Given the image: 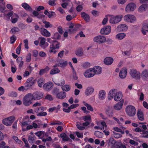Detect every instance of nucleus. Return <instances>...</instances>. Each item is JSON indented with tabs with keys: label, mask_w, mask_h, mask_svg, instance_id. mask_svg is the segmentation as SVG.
Instances as JSON below:
<instances>
[{
	"label": "nucleus",
	"mask_w": 148,
	"mask_h": 148,
	"mask_svg": "<svg viewBox=\"0 0 148 148\" xmlns=\"http://www.w3.org/2000/svg\"><path fill=\"white\" fill-rule=\"evenodd\" d=\"M114 129L115 131L118 132H120L122 134H124L125 133L124 131H122L121 129L119 128L118 127H114Z\"/></svg>",
	"instance_id": "obj_48"
},
{
	"label": "nucleus",
	"mask_w": 148,
	"mask_h": 148,
	"mask_svg": "<svg viewBox=\"0 0 148 148\" xmlns=\"http://www.w3.org/2000/svg\"><path fill=\"white\" fill-rule=\"evenodd\" d=\"M147 32H148V23L143 22L142 25L141 32L143 35H145Z\"/></svg>",
	"instance_id": "obj_14"
},
{
	"label": "nucleus",
	"mask_w": 148,
	"mask_h": 148,
	"mask_svg": "<svg viewBox=\"0 0 148 148\" xmlns=\"http://www.w3.org/2000/svg\"><path fill=\"white\" fill-rule=\"evenodd\" d=\"M148 8V4H143L139 7L138 11L140 12H142L146 10V9Z\"/></svg>",
	"instance_id": "obj_21"
},
{
	"label": "nucleus",
	"mask_w": 148,
	"mask_h": 148,
	"mask_svg": "<svg viewBox=\"0 0 148 148\" xmlns=\"http://www.w3.org/2000/svg\"><path fill=\"white\" fill-rule=\"evenodd\" d=\"M46 108L44 107H41L36 108L35 110V112H37L39 110H40L41 111L43 112Z\"/></svg>",
	"instance_id": "obj_54"
},
{
	"label": "nucleus",
	"mask_w": 148,
	"mask_h": 148,
	"mask_svg": "<svg viewBox=\"0 0 148 148\" xmlns=\"http://www.w3.org/2000/svg\"><path fill=\"white\" fill-rule=\"evenodd\" d=\"M123 97V94L121 92H117L114 95V99L116 101H119L121 100Z\"/></svg>",
	"instance_id": "obj_20"
},
{
	"label": "nucleus",
	"mask_w": 148,
	"mask_h": 148,
	"mask_svg": "<svg viewBox=\"0 0 148 148\" xmlns=\"http://www.w3.org/2000/svg\"><path fill=\"white\" fill-rule=\"evenodd\" d=\"M136 8V5L135 3H130L126 5L125 8V10L127 12L130 13L134 11Z\"/></svg>",
	"instance_id": "obj_6"
},
{
	"label": "nucleus",
	"mask_w": 148,
	"mask_h": 148,
	"mask_svg": "<svg viewBox=\"0 0 148 148\" xmlns=\"http://www.w3.org/2000/svg\"><path fill=\"white\" fill-rule=\"evenodd\" d=\"M129 143L131 145H134L135 146H137L138 145V142L132 139L130 140Z\"/></svg>",
	"instance_id": "obj_56"
},
{
	"label": "nucleus",
	"mask_w": 148,
	"mask_h": 148,
	"mask_svg": "<svg viewBox=\"0 0 148 148\" xmlns=\"http://www.w3.org/2000/svg\"><path fill=\"white\" fill-rule=\"evenodd\" d=\"M56 1V0H49L48 1V3L51 6H55L56 5V3L55 2Z\"/></svg>",
	"instance_id": "obj_51"
},
{
	"label": "nucleus",
	"mask_w": 148,
	"mask_h": 148,
	"mask_svg": "<svg viewBox=\"0 0 148 148\" xmlns=\"http://www.w3.org/2000/svg\"><path fill=\"white\" fill-rule=\"evenodd\" d=\"M127 70L125 69H122L121 70L119 74V76L121 78H125L127 75Z\"/></svg>",
	"instance_id": "obj_23"
},
{
	"label": "nucleus",
	"mask_w": 148,
	"mask_h": 148,
	"mask_svg": "<svg viewBox=\"0 0 148 148\" xmlns=\"http://www.w3.org/2000/svg\"><path fill=\"white\" fill-rule=\"evenodd\" d=\"M21 5L23 7L27 10L31 11L32 10V9L30 6L27 3H23Z\"/></svg>",
	"instance_id": "obj_33"
},
{
	"label": "nucleus",
	"mask_w": 148,
	"mask_h": 148,
	"mask_svg": "<svg viewBox=\"0 0 148 148\" xmlns=\"http://www.w3.org/2000/svg\"><path fill=\"white\" fill-rule=\"evenodd\" d=\"M21 43H20L16 50V53L18 55H19L20 53L21 49Z\"/></svg>",
	"instance_id": "obj_53"
},
{
	"label": "nucleus",
	"mask_w": 148,
	"mask_h": 148,
	"mask_svg": "<svg viewBox=\"0 0 148 148\" xmlns=\"http://www.w3.org/2000/svg\"><path fill=\"white\" fill-rule=\"evenodd\" d=\"M94 91L93 88L91 87H88L86 90L85 93L86 95L88 96L92 94Z\"/></svg>",
	"instance_id": "obj_24"
},
{
	"label": "nucleus",
	"mask_w": 148,
	"mask_h": 148,
	"mask_svg": "<svg viewBox=\"0 0 148 148\" xmlns=\"http://www.w3.org/2000/svg\"><path fill=\"white\" fill-rule=\"evenodd\" d=\"M32 99L34 100H38L43 97V93L40 92L36 91L33 94L31 93Z\"/></svg>",
	"instance_id": "obj_4"
},
{
	"label": "nucleus",
	"mask_w": 148,
	"mask_h": 148,
	"mask_svg": "<svg viewBox=\"0 0 148 148\" xmlns=\"http://www.w3.org/2000/svg\"><path fill=\"white\" fill-rule=\"evenodd\" d=\"M94 40L99 44L103 43L106 40V39L105 37L99 35L94 38Z\"/></svg>",
	"instance_id": "obj_8"
},
{
	"label": "nucleus",
	"mask_w": 148,
	"mask_h": 148,
	"mask_svg": "<svg viewBox=\"0 0 148 148\" xmlns=\"http://www.w3.org/2000/svg\"><path fill=\"white\" fill-rule=\"evenodd\" d=\"M117 90L115 89H112L109 92L108 95V98L109 100H110L112 99L114 97V95L116 94L117 92Z\"/></svg>",
	"instance_id": "obj_15"
},
{
	"label": "nucleus",
	"mask_w": 148,
	"mask_h": 148,
	"mask_svg": "<svg viewBox=\"0 0 148 148\" xmlns=\"http://www.w3.org/2000/svg\"><path fill=\"white\" fill-rule=\"evenodd\" d=\"M83 119L85 121H91V119L90 116H83Z\"/></svg>",
	"instance_id": "obj_55"
},
{
	"label": "nucleus",
	"mask_w": 148,
	"mask_h": 148,
	"mask_svg": "<svg viewBox=\"0 0 148 148\" xmlns=\"http://www.w3.org/2000/svg\"><path fill=\"white\" fill-rule=\"evenodd\" d=\"M108 141V145L110 146V145L113 146L114 145L116 142V141L112 137L110 138L109 139L107 140Z\"/></svg>",
	"instance_id": "obj_35"
},
{
	"label": "nucleus",
	"mask_w": 148,
	"mask_h": 148,
	"mask_svg": "<svg viewBox=\"0 0 148 148\" xmlns=\"http://www.w3.org/2000/svg\"><path fill=\"white\" fill-rule=\"evenodd\" d=\"M94 135L96 137L101 138L103 137V134L98 131H95L94 133Z\"/></svg>",
	"instance_id": "obj_36"
},
{
	"label": "nucleus",
	"mask_w": 148,
	"mask_h": 148,
	"mask_svg": "<svg viewBox=\"0 0 148 148\" xmlns=\"http://www.w3.org/2000/svg\"><path fill=\"white\" fill-rule=\"evenodd\" d=\"M126 36V35L124 33H120L117 34L116 36V38L119 40H121L124 38Z\"/></svg>",
	"instance_id": "obj_34"
},
{
	"label": "nucleus",
	"mask_w": 148,
	"mask_h": 148,
	"mask_svg": "<svg viewBox=\"0 0 148 148\" xmlns=\"http://www.w3.org/2000/svg\"><path fill=\"white\" fill-rule=\"evenodd\" d=\"M14 120V117L13 116H12L3 119L2 121V123L7 126L10 125L13 123Z\"/></svg>",
	"instance_id": "obj_5"
},
{
	"label": "nucleus",
	"mask_w": 148,
	"mask_h": 148,
	"mask_svg": "<svg viewBox=\"0 0 148 148\" xmlns=\"http://www.w3.org/2000/svg\"><path fill=\"white\" fill-rule=\"evenodd\" d=\"M36 137L34 135L32 136H29L28 138V140L30 143H33V141L35 140Z\"/></svg>",
	"instance_id": "obj_44"
},
{
	"label": "nucleus",
	"mask_w": 148,
	"mask_h": 148,
	"mask_svg": "<svg viewBox=\"0 0 148 148\" xmlns=\"http://www.w3.org/2000/svg\"><path fill=\"white\" fill-rule=\"evenodd\" d=\"M47 114L46 112H42L37 114V115L38 116H46Z\"/></svg>",
	"instance_id": "obj_63"
},
{
	"label": "nucleus",
	"mask_w": 148,
	"mask_h": 148,
	"mask_svg": "<svg viewBox=\"0 0 148 148\" xmlns=\"http://www.w3.org/2000/svg\"><path fill=\"white\" fill-rule=\"evenodd\" d=\"M62 89L65 91H68L70 90L71 88L69 85H66L62 87Z\"/></svg>",
	"instance_id": "obj_39"
},
{
	"label": "nucleus",
	"mask_w": 148,
	"mask_h": 148,
	"mask_svg": "<svg viewBox=\"0 0 148 148\" xmlns=\"http://www.w3.org/2000/svg\"><path fill=\"white\" fill-rule=\"evenodd\" d=\"M143 80H147L148 79V70H145L143 71L140 74V77Z\"/></svg>",
	"instance_id": "obj_16"
},
{
	"label": "nucleus",
	"mask_w": 148,
	"mask_h": 148,
	"mask_svg": "<svg viewBox=\"0 0 148 148\" xmlns=\"http://www.w3.org/2000/svg\"><path fill=\"white\" fill-rule=\"evenodd\" d=\"M126 113L130 116H134L136 112L135 108L131 105L127 106L125 108Z\"/></svg>",
	"instance_id": "obj_3"
},
{
	"label": "nucleus",
	"mask_w": 148,
	"mask_h": 148,
	"mask_svg": "<svg viewBox=\"0 0 148 148\" xmlns=\"http://www.w3.org/2000/svg\"><path fill=\"white\" fill-rule=\"evenodd\" d=\"M33 79L34 78L33 77L29 78L27 80L25 83H28L32 82L34 83V81H33Z\"/></svg>",
	"instance_id": "obj_60"
},
{
	"label": "nucleus",
	"mask_w": 148,
	"mask_h": 148,
	"mask_svg": "<svg viewBox=\"0 0 148 148\" xmlns=\"http://www.w3.org/2000/svg\"><path fill=\"white\" fill-rule=\"evenodd\" d=\"M67 62L62 60L59 61L58 65V66L61 67H64L66 66L67 65Z\"/></svg>",
	"instance_id": "obj_31"
},
{
	"label": "nucleus",
	"mask_w": 148,
	"mask_h": 148,
	"mask_svg": "<svg viewBox=\"0 0 148 148\" xmlns=\"http://www.w3.org/2000/svg\"><path fill=\"white\" fill-rule=\"evenodd\" d=\"M39 30L41 34L43 36L49 37L51 36L50 33L47 29L44 28H40V29Z\"/></svg>",
	"instance_id": "obj_13"
},
{
	"label": "nucleus",
	"mask_w": 148,
	"mask_h": 148,
	"mask_svg": "<svg viewBox=\"0 0 148 148\" xmlns=\"http://www.w3.org/2000/svg\"><path fill=\"white\" fill-rule=\"evenodd\" d=\"M137 115L139 120L141 121L144 120L143 113L140 110L138 111Z\"/></svg>",
	"instance_id": "obj_28"
},
{
	"label": "nucleus",
	"mask_w": 148,
	"mask_h": 148,
	"mask_svg": "<svg viewBox=\"0 0 148 148\" xmlns=\"http://www.w3.org/2000/svg\"><path fill=\"white\" fill-rule=\"evenodd\" d=\"M106 97V92L103 90H102L99 92V98L101 100L104 99Z\"/></svg>",
	"instance_id": "obj_25"
},
{
	"label": "nucleus",
	"mask_w": 148,
	"mask_h": 148,
	"mask_svg": "<svg viewBox=\"0 0 148 148\" xmlns=\"http://www.w3.org/2000/svg\"><path fill=\"white\" fill-rule=\"evenodd\" d=\"M50 69L48 66H47L45 69H41L39 72V74L40 75H42L44 73L47 72Z\"/></svg>",
	"instance_id": "obj_30"
},
{
	"label": "nucleus",
	"mask_w": 148,
	"mask_h": 148,
	"mask_svg": "<svg viewBox=\"0 0 148 148\" xmlns=\"http://www.w3.org/2000/svg\"><path fill=\"white\" fill-rule=\"evenodd\" d=\"M65 83V81L64 79H61L60 82L58 83H56L55 84L59 86H62Z\"/></svg>",
	"instance_id": "obj_50"
},
{
	"label": "nucleus",
	"mask_w": 148,
	"mask_h": 148,
	"mask_svg": "<svg viewBox=\"0 0 148 148\" xmlns=\"http://www.w3.org/2000/svg\"><path fill=\"white\" fill-rule=\"evenodd\" d=\"M45 132L43 131H38L35 133L36 135L38 137H40L42 134H44Z\"/></svg>",
	"instance_id": "obj_57"
},
{
	"label": "nucleus",
	"mask_w": 148,
	"mask_h": 148,
	"mask_svg": "<svg viewBox=\"0 0 148 148\" xmlns=\"http://www.w3.org/2000/svg\"><path fill=\"white\" fill-rule=\"evenodd\" d=\"M124 18L126 21L130 23H134L136 20L135 16L131 15H126L124 16Z\"/></svg>",
	"instance_id": "obj_11"
},
{
	"label": "nucleus",
	"mask_w": 148,
	"mask_h": 148,
	"mask_svg": "<svg viewBox=\"0 0 148 148\" xmlns=\"http://www.w3.org/2000/svg\"><path fill=\"white\" fill-rule=\"evenodd\" d=\"M104 63L107 65L111 64L113 62V59L110 57H107L105 58L104 60Z\"/></svg>",
	"instance_id": "obj_19"
},
{
	"label": "nucleus",
	"mask_w": 148,
	"mask_h": 148,
	"mask_svg": "<svg viewBox=\"0 0 148 148\" xmlns=\"http://www.w3.org/2000/svg\"><path fill=\"white\" fill-rule=\"evenodd\" d=\"M53 85L52 82H49L44 84L43 86V88L45 90L49 91L53 88Z\"/></svg>",
	"instance_id": "obj_10"
},
{
	"label": "nucleus",
	"mask_w": 148,
	"mask_h": 148,
	"mask_svg": "<svg viewBox=\"0 0 148 148\" xmlns=\"http://www.w3.org/2000/svg\"><path fill=\"white\" fill-rule=\"evenodd\" d=\"M82 9L83 7L81 5H79L76 8V10L78 12H79L82 11Z\"/></svg>",
	"instance_id": "obj_61"
},
{
	"label": "nucleus",
	"mask_w": 148,
	"mask_h": 148,
	"mask_svg": "<svg viewBox=\"0 0 148 148\" xmlns=\"http://www.w3.org/2000/svg\"><path fill=\"white\" fill-rule=\"evenodd\" d=\"M75 16H74V15L73 16H71L70 15H68L67 16H66V19L67 21H70L72 19H73V18H74L75 17Z\"/></svg>",
	"instance_id": "obj_58"
},
{
	"label": "nucleus",
	"mask_w": 148,
	"mask_h": 148,
	"mask_svg": "<svg viewBox=\"0 0 148 148\" xmlns=\"http://www.w3.org/2000/svg\"><path fill=\"white\" fill-rule=\"evenodd\" d=\"M20 31V29H19L17 27H14L12 28L11 30V31L12 32V33L15 34L16 32H18Z\"/></svg>",
	"instance_id": "obj_49"
},
{
	"label": "nucleus",
	"mask_w": 148,
	"mask_h": 148,
	"mask_svg": "<svg viewBox=\"0 0 148 148\" xmlns=\"http://www.w3.org/2000/svg\"><path fill=\"white\" fill-rule=\"evenodd\" d=\"M114 136L116 138H119L122 137V135L121 134L116 133L115 132H113Z\"/></svg>",
	"instance_id": "obj_52"
},
{
	"label": "nucleus",
	"mask_w": 148,
	"mask_h": 148,
	"mask_svg": "<svg viewBox=\"0 0 148 148\" xmlns=\"http://www.w3.org/2000/svg\"><path fill=\"white\" fill-rule=\"evenodd\" d=\"M60 35L58 33L56 32L54 34L53 38L54 39L59 40L60 39Z\"/></svg>",
	"instance_id": "obj_46"
},
{
	"label": "nucleus",
	"mask_w": 148,
	"mask_h": 148,
	"mask_svg": "<svg viewBox=\"0 0 148 148\" xmlns=\"http://www.w3.org/2000/svg\"><path fill=\"white\" fill-rule=\"evenodd\" d=\"M31 54L30 53H29L27 55L26 58V61L27 62H29L31 61Z\"/></svg>",
	"instance_id": "obj_59"
},
{
	"label": "nucleus",
	"mask_w": 148,
	"mask_h": 148,
	"mask_svg": "<svg viewBox=\"0 0 148 148\" xmlns=\"http://www.w3.org/2000/svg\"><path fill=\"white\" fill-rule=\"evenodd\" d=\"M20 122L21 123V125L22 126L27 125L30 124L31 123V121H25L23 122L20 121Z\"/></svg>",
	"instance_id": "obj_47"
},
{
	"label": "nucleus",
	"mask_w": 148,
	"mask_h": 148,
	"mask_svg": "<svg viewBox=\"0 0 148 148\" xmlns=\"http://www.w3.org/2000/svg\"><path fill=\"white\" fill-rule=\"evenodd\" d=\"M117 30L120 32H125L128 29L127 26L125 24L119 25L117 27Z\"/></svg>",
	"instance_id": "obj_17"
},
{
	"label": "nucleus",
	"mask_w": 148,
	"mask_h": 148,
	"mask_svg": "<svg viewBox=\"0 0 148 148\" xmlns=\"http://www.w3.org/2000/svg\"><path fill=\"white\" fill-rule=\"evenodd\" d=\"M12 138L18 143H21L22 142V141L19 140L17 136H13Z\"/></svg>",
	"instance_id": "obj_64"
},
{
	"label": "nucleus",
	"mask_w": 148,
	"mask_h": 148,
	"mask_svg": "<svg viewBox=\"0 0 148 148\" xmlns=\"http://www.w3.org/2000/svg\"><path fill=\"white\" fill-rule=\"evenodd\" d=\"M60 72V70L58 68L53 69L51 70L50 72V74L53 75Z\"/></svg>",
	"instance_id": "obj_38"
},
{
	"label": "nucleus",
	"mask_w": 148,
	"mask_h": 148,
	"mask_svg": "<svg viewBox=\"0 0 148 148\" xmlns=\"http://www.w3.org/2000/svg\"><path fill=\"white\" fill-rule=\"evenodd\" d=\"M124 100H121L120 101L118 102L114 106V109L117 110H119L122 108Z\"/></svg>",
	"instance_id": "obj_18"
},
{
	"label": "nucleus",
	"mask_w": 148,
	"mask_h": 148,
	"mask_svg": "<svg viewBox=\"0 0 148 148\" xmlns=\"http://www.w3.org/2000/svg\"><path fill=\"white\" fill-rule=\"evenodd\" d=\"M34 82L25 83V88H26V90L31 88L34 85Z\"/></svg>",
	"instance_id": "obj_41"
},
{
	"label": "nucleus",
	"mask_w": 148,
	"mask_h": 148,
	"mask_svg": "<svg viewBox=\"0 0 148 148\" xmlns=\"http://www.w3.org/2000/svg\"><path fill=\"white\" fill-rule=\"evenodd\" d=\"M59 90L56 88H54L52 91V93L53 95H55L56 96L59 93Z\"/></svg>",
	"instance_id": "obj_40"
},
{
	"label": "nucleus",
	"mask_w": 148,
	"mask_h": 148,
	"mask_svg": "<svg viewBox=\"0 0 148 148\" xmlns=\"http://www.w3.org/2000/svg\"><path fill=\"white\" fill-rule=\"evenodd\" d=\"M53 44L52 45L54 47L55 46H56L55 49H58L59 48L60 43L58 42V41L56 40H53Z\"/></svg>",
	"instance_id": "obj_43"
},
{
	"label": "nucleus",
	"mask_w": 148,
	"mask_h": 148,
	"mask_svg": "<svg viewBox=\"0 0 148 148\" xmlns=\"http://www.w3.org/2000/svg\"><path fill=\"white\" fill-rule=\"evenodd\" d=\"M76 54L78 56H80L83 54V49L82 48H79L76 51Z\"/></svg>",
	"instance_id": "obj_37"
},
{
	"label": "nucleus",
	"mask_w": 148,
	"mask_h": 148,
	"mask_svg": "<svg viewBox=\"0 0 148 148\" xmlns=\"http://www.w3.org/2000/svg\"><path fill=\"white\" fill-rule=\"evenodd\" d=\"M93 72L95 73V74H99L101 73L102 68L99 66H95L92 68Z\"/></svg>",
	"instance_id": "obj_22"
},
{
	"label": "nucleus",
	"mask_w": 148,
	"mask_h": 148,
	"mask_svg": "<svg viewBox=\"0 0 148 148\" xmlns=\"http://www.w3.org/2000/svg\"><path fill=\"white\" fill-rule=\"evenodd\" d=\"M66 97V93L64 92H59L57 95L56 98L60 99H63Z\"/></svg>",
	"instance_id": "obj_26"
},
{
	"label": "nucleus",
	"mask_w": 148,
	"mask_h": 148,
	"mask_svg": "<svg viewBox=\"0 0 148 148\" xmlns=\"http://www.w3.org/2000/svg\"><path fill=\"white\" fill-rule=\"evenodd\" d=\"M93 72L92 68H91L87 70L84 73V75L86 78H90L92 77L95 75V73H91Z\"/></svg>",
	"instance_id": "obj_12"
},
{
	"label": "nucleus",
	"mask_w": 148,
	"mask_h": 148,
	"mask_svg": "<svg viewBox=\"0 0 148 148\" xmlns=\"http://www.w3.org/2000/svg\"><path fill=\"white\" fill-rule=\"evenodd\" d=\"M60 137L62 138L63 141H67L69 140V138L67 135L65 133H62L60 134Z\"/></svg>",
	"instance_id": "obj_29"
},
{
	"label": "nucleus",
	"mask_w": 148,
	"mask_h": 148,
	"mask_svg": "<svg viewBox=\"0 0 148 148\" xmlns=\"http://www.w3.org/2000/svg\"><path fill=\"white\" fill-rule=\"evenodd\" d=\"M84 105L87 107V109L88 110H90L91 111H93V108L91 105L87 103H85Z\"/></svg>",
	"instance_id": "obj_45"
},
{
	"label": "nucleus",
	"mask_w": 148,
	"mask_h": 148,
	"mask_svg": "<svg viewBox=\"0 0 148 148\" xmlns=\"http://www.w3.org/2000/svg\"><path fill=\"white\" fill-rule=\"evenodd\" d=\"M123 17L121 15L116 16L112 17L109 20V22L112 24H116L120 22Z\"/></svg>",
	"instance_id": "obj_7"
},
{
	"label": "nucleus",
	"mask_w": 148,
	"mask_h": 148,
	"mask_svg": "<svg viewBox=\"0 0 148 148\" xmlns=\"http://www.w3.org/2000/svg\"><path fill=\"white\" fill-rule=\"evenodd\" d=\"M130 74L132 78L135 79L137 82H139L140 79V73L135 69H130Z\"/></svg>",
	"instance_id": "obj_1"
},
{
	"label": "nucleus",
	"mask_w": 148,
	"mask_h": 148,
	"mask_svg": "<svg viewBox=\"0 0 148 148\" xmlns=\"http://www.w3.org/2000/svg\"><path fill=\"white\" fill-rule=\"evenodd\" d=\"M43 23L45 24V27L46 28L51 27H52V25L50 24V23L45 21L43 22Z\"/></svg>",
	"instance_id": "obj_42"
},
{
	"label": "nucleus",
	"mask_w": 148,
	"mask_h": 148,
	"mask_svg": "<svg viewBox=\"0 0 148 148\" xmlns=\"http://www.w3.org/2000/svg\"><path fill=\"white\" fill-rule=\"evenodd\" d=\"M38 86L40 87H42V84L43 83L42 80V79H39L38 81Z\"/></svg>",
	"instance_id": "obj_62"
},
{
	"label": "nucleus",
	"mask_w": 148,
	"mask_h": 148,
	"mask_svg": "<svg viewBox=\"0 0 148 148\" xmlns=\"http://www.w3.org/2000/svg\"><path fill=\"white\" fill-rule=\"evenodd\" d=\"M113 108L112 107H109L106 111V114L109 116H112L113 115Z\"/></svg>",
	"instance_id": "obj_32"
},
{
	"label": "nucleus",
	"mask_w": 148,
	"mask_h": 148,
	"mask_svg": "<svg viewBox=\"0 0 148 148\" xmlns=\"http://www.w3.org/2000/svg\"><path fill=\"white\" fill-rule=\"evenodd\" d=\"M111 31V27L110 26H106L101 29L100 33L102 34L107 35L110 33Z\"/></svg>",
	"instance_id": "obj_9"
},
{
	"label": "nucleus",
	"mask_w": 148,
	"mask_h": 148,
	"mask_svg": "<svg viewBox=\"0 0 148 148\" xmlns=\"http://www.w3.org/2000/svg\"><path fill=\"white\" fill-rule=\"evenodd\" d=\"M33 100L31 93L27 94L24 97L23 102V104L25 106H29L32 103V100Z\"/></svg>",
	"instance_id": "obj_2"
},
{
	"label": "nucleus",
	"mask_w": 148,
	"mask_h": 148,
	"mask_svg": "<svg viewBox=\"0 0 148 148\" xmlns=\"http://www.w3.org/2000/svg\"><path fill=\"white\" fill-rule=\"evenodd\" d=\"M81 16L84 19L85 21L88 22L90 21V16L89 15L86 14L85 12H82L81 13Z\"/></svg>",
	"instance_id": "obj_27"
}]
</instances>
